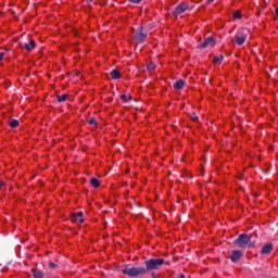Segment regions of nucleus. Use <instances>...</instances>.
Masks as SVG:
<instances>
[{"instance_id":"obj_1","label":"nucleus","mask_w":278,"mask_h":278,"mask_svg":"<svg viewBox=\"0 0 278 278\" xmlns=\"http://www.w3.org/2000/svg\"><path fill=\"white\" fill-rule=\"evenodd\" d=\"M233 244H237L239 249H253L255 242L251 241V236L247 233H241L235 241Z\"/></svg>"},{"instance_id":"obj_2","label":"nucleus","mask_w":278,"mask_h":278,"mask_svg":"<svg viewBox=\"0 0 278 278\" xmlns=\"http://www.w3.org/2000/svg\"><path fill=\"white\" fill-rule=\"evenodd\" d=\"M122 273H123V275H127L128 277H142V276L147 275V268L126 266L122 270Z\"/></svg>"},{"instance_id":"obj_3","label":"nucleus","mask_w":278,"mask_h":278,"mask_svg":"<svg viewBox=\"0 0 278 278\" xmlns=\"http://www.w3.org/2000/svg\"><path fill=\"white\" fill-rule=\"evenodd\" d=\"M164 258H149L144 262L147 273L149 270H160L164 266Z\"/></svg>"},{"instance_id":"obj_4","label":"nucleus","mask_w":278,"mask_h":278,"mask_svg":"<svg viewBox=\"0 0 278 278\" xmlns=\"http://www.w3.org/2000/svg\"><path fill=\"white\" fill-rule=\"evenodd\" d=\"M212 47H216V39L214 37H207L202 43L198 45V49H212Z\"/></svg>"},{"instance_id":"obj_5","label":"nucleus","mask_w":278,"mask_h":278,"mask_svg":"<svg viewBox=\"0 0 278 278\" xmlns=\"http://www.w3.org/2000/svg\"><path fill=\"white\" fill-rule=\"evenodd\" d=\"M188 8H190L188 2H181L173 11L174 16H179V14H184V12H186V10H188Z\"/></svg>"},{"instance_id":"obj_6","label":"nucleus","mask_w":278,"mask_h":278,"mask_svg":"<svg viewBox=\"0 0 278 278\" xmlns=\"http://www.w3.org/2000/svg\"><path fill=\"white\" fill-rule=\"evenodd\" d=\"M232 42H235L239 47L242 46L243 42H247V33L244 31L238 33L232 39Z\"/></svg>"},{"instance_id":"obj_7","label":"nucleus","mask_w":278,"mask_h":278,"mask_svg":"<svg viewBox=\"0 0 278 278\" xmlns=\"http://www.w3.org/2000/svg\"><path fill=\"white\" fill-rule=\"evenodd\" d=\"M84 213L78 212V213H73L72 214V223H84Z\"/></svg>"},{"instance_id":"obj_8","label":"nucleus","mask_w":278,"mask_h":278,"mask_svg":"<svg viewBox=\"0 0 278 278\" xmlns=\"http://www.w3.org/2000/svg\"><path fill=\"white\" fill-rule=\"evenodd\" d=\"M243 253L240 250H233L231 255H230V260L231 262H238L240 260V257H242Z\"/></svg>"},{"instance_id":"obj_9","label":"nucleus","mask_w":278,"mask_h":278,"mask_svg":"<svg viewBox=\"0 0 278 278\" xmlns=\"http://www.w3.org/2000/svg\"><path fill=\"white\" fill-rule=\"evenodd\" d=\"M271 252H273V243H266L261 250L262 255H270Z\"/></svg>"},{"instance_id":"obj_10","label":"nucleus","mask_w":278,"mask_h":278,"mask_svg":"<svg viewBox=\"0 0 278 278\" xmlns=\"http://www.w3.org/2000/svg\"><path fill=\"white\" fill-rule=\"evenodd\" d=\"M184 86H186L184 79H179L174 84L175 90H184Z\"/></svg>"},{"instance_id":"obj_11","label":"nucleus","mask_w":278,"mask_h":278,"mask_svg":"<svg viewBox=\"0 0 278 278\" xmlns=\"http://www.w3.org/2000/svg\"><path fill=\"white\" fill-rule=\"evenodd\" d=\"M24 48L26 51H33V49H36V41L30 40L28 43H25Z\"/></svg>"},{"instance_id":"obj_12","label":"nucleus","mask_w":278,"mask_h":278,"mask_svg":"<svg viewBox=\"0 0 278 278\" xmlns=\"http://www.w3.org/2000/svg\"><path fill=\"white\" fill-rule=\"evenodd\" d=\"M33 277L34 278H42L45 277V273L40 269H33Z\"/></svg>"},{"instance_id":"obj_13","label":"nucleus","mask_w":278,"mask_h":278,"mask_svg":"<svg viewBox=\"0 0 278 278\" xmlns=\"http://www.w3.org/2000/svg\"><path fill=\"white\" fill-rule=\"evenodd\" d=\"M119 99L122 101H124L125 103H127V101H131V99H134V97L131 96V93L128 94H121Z\"/></svg>"},{"instance_id":"obj_14","label":"nucleus","mask_w":278,"mask_h":278,"mask_svg":"<svg viewBox=\"0 0 278 278\" xmlns=\"http://www.w3.org/2000/svg\"><path fill=\"white\" fill-rule=\"evenodd\" d=\"M112 79H121V72L118 70H113L111 72Z\"/></svg>"},{"instance_id":"obj_15","label":"nucleus","mask_w":278,"mask_h":278,"mask_svg":"<svg viewBox=\"0 0 278 278\" xmlns=\"http://www.w3.org/2000/svg\"><path fill=\"white\" fill-rule=\"evenodd\" d=\"M137 39L139 42H144L147 40V34L142 33V30H140L139 35L137 36Z\"/></svg>"},{"instance_id":"obj_16","label":"nucleus","mask_w":278,"mask_h":278,"mask_svg":"<svg viewBox=\"0 0 278 278\" xmlns=\"http://www.w3.org/2000/svg\"><path fill=\"white\" fill-rule=\"evenodd\" d=\"M90 185L93 187V188H99L101 186V182H99V179L97 178H91L90 179Z\"/></svg>"},{"instance_id":"obj_17","label":"nucleus","mask_w":278,"mask_h":278,"mask_svg":"<svg viewBox=\"0 0 278 278\" xmlns=\"http://www.w3.org/2000/svg\"><path fill=\"white\" fill-rule=\"evenodd\" d=\"M56 99H58L59 103H64V101H66L68 99V94L64 93L62 96H58Z\"/></svg>"},{"instance_id":"obj_18","label":"nucleus","mask_w":278,"mask_h":278,"mask_svg":"<svg viewBox=\"0 0 278 278\" xmlns=\"http://www.w3.org/2000/svg\"><path fill=\"white\" fill-rule=\"evenodd\" d=\"M10 127H12L13 129H16V127H18V121L17 119H12L11 122H9Z\"/></svg>"},{"instance_id":"obj_19","label":"nucleus","mask_w":278,"mask_h":278,"mask_svg":"<svg viewBox=\"0 0 278 278\" xmlns=\"http://www.w3.org/2000/svg\"><path fill=\"white\" fill-rule=\"evenodd\" d=\"M214 64H220V62H223V55L220 56H215L213 60Z\"/></svg>"},{"instance_id":"obj_20","label":"nucleus","mask_w":278,"mask_h":278,"mask_svg":"<svg viewBox=\"0 0 278 278\" xmlns=\"http://www.w3.org/2000/svg\"><path fill=\"white\" fill-rule=\"evenodd\" d=\"M233 18H242V13H240V11H236L233 13Z\"/></svg>"},{"instance_id":"obj_21","label":"nucleus","mask_w":278,"mask_h":278,"mask_svg":"<svg viewBox=\"0 0 278 278\" xmlns=\"http://www.w3.org/2000/svg\"><path fill=\"white\" fill-rule=\"evenodd\" d=\"M3 58H5V50L0 49V62L3 60Z\"/></svg>"},{"instance_id":"obj_22","label":"nucleus","mask_w":278,"mask_h":278,"mask_svg":"<svg viewBox=\"0 0 278 278\" xmlns=\"http://www.w3.org/2000/svg\"><path fill=\"white\" fill-rule=\"evenodd\" d=\"M89 125H94V127H97V119L94 118L89 119Z\"/></svg>"},{"instance_id":"obj_23","label":"nucleus","mask_w":278,"mask_h":278,"mask_svg":"<svg viewBox=\"0 0 278 278\" xmlns=\"http://www.w3.org/2000/svg\"><path fill=\"white\" fill-rule=\"evenodd\" d=\"M49 268H58V265L53 262H49Z\"/></svg>"},{"instance_id":"obj_24","label":"nucleus","mask_w":278,"mask_h":278,"mask_svg":"<svg viewBox=\"0 0 278 278\" xmlns=\"http://www.w3.org/2000/svg\"><path fill=\"white\" fill-rule=\"evenodd\" d=\"M129 1V3H136V4H138V3H140L142 0H128Z\"/></svg>"},{"instance_id":"obj_25","label":"nucleus","mask_w":278,"mask_h":278,"mask_svg":"<svg viewBox=\"0 0 278 278\" xmlns=\"http://www.w3.org/2000/svg\"><path fill=\"white\" fill-rule=\"evenodd\" d=\"M191 121H193V123H197V121H199V117L197 115L191 116Z\"/></svg>"},{"instance_id":"obj_26","label":"nucleus","mask_w":278,"mask_h":278,"mask_svg":"<svg viewBox=\"0 0 278 278\" xmlns=\"http://www.w3.org/2000/svg\"><path fill=\"white\" fill-rule=\"evenodd\" d=\"M4 186H5V182L0 181V190H1V188H3Z\"/></svg>"},{"instance_id":"obj_27","label":"nucleus","mask_w":278,"mask_h":278,"mask_svg":"<svg viewBox=\"0 0 278 278\" xmlns=\"http://www.w3.org/2000/svg\"><path fill=\"white\" fill-rule=\"evenodd\" d=\"M153 68H155V66L149 65V70H150V71H153Z\"/></svg>"},{"instance_id":"obj_28","label":"nucleus","mask_w":278,"mask_h":278,"mask_svg":"<svg viewBox=\"0 0 278 278\" xmlns=\"http://www.w3.org/2000/svg\"><path fill=\"white\" fill-rule=\"evenodd\" d=\"M151 277H152V278H157V276L155 275V273H152V274H151Z\"/></svg>"},{"instance_id":"obj_29","label":"nucleus","mask_w":278,"mask_h":278,"mask_svg":"<svg viewBox=\"0 0 278 278\" xmlns=\"http://www.w3.org/2000/svg\"><path fill=\"white\" fill-rule=\"evenodd\" d=\"M214 0H208L207 3H213Z\"/></svg>"}]
</instances>
